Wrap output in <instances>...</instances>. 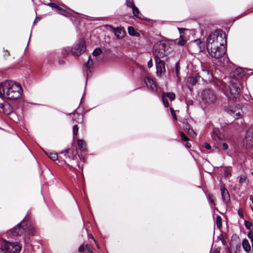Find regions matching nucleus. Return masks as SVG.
<instances>
[{
  "label": "nucleus",
  "mask_w": 253,
  "mask_h": 253,
  "mask_svg": "<svg viewBox=\"0 0 253 253\" xmlns=\"http://www.w3.org/2000/svg\"><path fill=\"white\" fill-rule=\"evenodd\" d=\"M181 139L184 141H188L189 140L188 137H187L185 134L183 132L181 133Z\"/></svg>",
  "instance_id": "obj_41"
},
{
  "label": "nucleus",
  "mask_w": 253,
  "mask_h": 253,
  "mask_svg": "<svg viewBox=\"0 0 253 253\" xmlns=\"http://www.w3.org/2000/svg\"><path fill=\"white\" fill-rule=\"evenodd\" d=\"M169 49V46L167 43L162 42L156 43L153 49L155 59H161V58L167 56L170 52Z\"/></svg>",
  "instance_id": "obj_5"
},
{
  "label": "nucleus",
  "mask_w": 253,
  "mask_h": 253,
  "mask_svg": "<svg viewBox=\"0 0 253 253\" xmlns=\"http://www.w3.org/2000/svg\"><path fill=\"white\" fill-rule=\"evenodd\" d=\"M252 174H253V171L252 172Z\"/></svg>",
  "instance_id": "obj_63"
},
{
  "label": "nucleus",
  "mask_w": 253,
  "mask_h": 253,
  "mask_svg": "<svg viewBox=\"0 0 253 253\" xmlns=\"http://www.w3.org/2000/svg\"><path fill=\"white\" fill-rule=\"evenodd\" d=\"M216 223L217 227L218 228H220L222 226V219L221 217L219 215L216 217Z\"/></svg>",
  "instance_id": "obj_27"
},
{
  "label": "nucleus",
  "mask_w": 253,
  "mask_h": 253,
  "mask_svg": "<svg viewBox=\"0 0 253 253\" xmlns=\"http://www.w3.org/2000/svg\"><path fill=\"white\" fill-rule=\"evenodd\" d=\"M246 109L245 107H242L241 105H237L234 107H230L227 108V112L232 116L236 118L242 117L245 113Z\"/></svg>",
  "instance_id": "obj_7"
},
{
  "label": "nucleus",
  "mask_w": 253,
  "mask_h": 253,
  "mask_svg": "<svg viewBox=\"0 0 253 253\" xmlns=\"http://www.w3.org/2000/svg\"><path fill=\"white\" fill-rule=\"evenodd\" d=\"M5 251L3 247V245L1 244L0 247V253H5Z\"/></svg>",
  "instance_id": "obj_48"
},
{
  "label": "nucleus",
  "mask_w": 253,
  "mask_h": 253,
  "mask_svg": "<svg viewBox=\"0 0 253 253\" xmlns=\"http://www.w3.org/2000/svg\"><path fill=\"white\" fill-rule=\"evenodd\" d=\"M21 85L12 81H6L0 85V97L15 100L19 98L22 94Z\"/></svg>",
  "instance_id": "obj_2"
},
{
  "label": "nucleus",
  "mask_w": 253,
  "mask_h": 253,
  "mask_svg": "<svg viewBox=\"0 0 253 253\" xmlns=\"http://www.w3.org/2000/svg\"><path fill=\"white\" fill-rule=\"evenodd\" d=\"M83 115L78 113H74L73 117V121L74 122L80 123L83 120Z\"/></svg>",
  "instance_id": "obj_18"
},
{
  "label": "nucleus",
  "mask_w": 253,
  "mask_h": 253,
  "mask_svg": "<svg viewBox=\"0 0 253 253\" xmlns=\"http://www.w3.org/2000/svg\"><path fill=\"white\" fill-rule=\"evenodd\" d=\"M13 108L12 106L9 103L5 102V106L3 112L6 115H9L11 114Z\"/></svg>",
  "instance_id": "obj_19"
},
{
  "label": "nucleus",
  "mask_w": 253,
  "mask_h": 253,
  "mask_svg": "<svg viewBox=\"0 0 253 253\" xmlns=\"http://www.w3.org/2000/svg\"><path fill=\"white\" fill-rule=\"evenodd\" d=\"M201 75L203 79L207 82L211 81L212 79V74L207 69H203L201 72Z\"/></svg>",
  "instance_id": "obj_14"
},
{
  "label": "nucleus",
  "mask_w": 253,
  "mask_h": 253,
  "mask_svg": "<svg viewBox=\"0 0 253 253\" xmlns=\"http://www.w3.org/2000/svg\"><path fill=\"white\" fill-rule=\"evenodd\" d=\"M170 111H171V115L173 117V118L175 120H176L177 119V118H176V114L174 111V110L172 108H170Z\"/></svg>",
  "instance_id": "obj_42"
},
{
  "label": "nucleus",
  "mask_w": 253,
  "mask_h": 253,
  "mask_svg": "<svg viewBox=\"0 0 253 253\" xmlns=\"http://www.w3.org/2000/svg\"><path fill=\"white\" fill-rule=\"evenodd\" d=\"M109 30L113 32L119 39L123 38L126 35V31L122 27L114 28L111 26H108Z\"/></svg>",
  "instance_id": "obj_10"
},
{
  "label": "nucleus",
  "mask_w": 253,
  "mask_h": 253,
  "mask_svg": "<svg viewBox=\"0 0 253 253\" xmlns=\"http://www.w3.org/2000/svg\"><path fill=\"white\" fill-rule=\"evenodd\" d=\"M189 127H190V126L188 124H186L184 126V128H185L186 131H187L188 130Z\"/></svg>",
  "instance_id": "obj_53"
},
{
  "label": "nucleus",
  "mask_w": 253,
  "mask_h": 253,
  "mask_svg": "<svg viewBox=\"0 0 253 253\" xmlns=\"http://www.w3.org/2000/svg\"><path fill=\"white\" fill-rule=\"evenodd\" d=\"M68 151H69L68 149H66V150H65V152H67H67H68Z\"/></svg>",
  "instance_id": "obj_61"
},
{
  "label": "nucleus",
  "mask_w": 253,
  "mask_h": 253,
  "mask_svg": "<svg viewBox=\"0 0 253 253\" xmlns=\"http://www.w3.org/2000/svg\"><path fill=\"white\" fill-rule=\"evenodd\" d=\"M34 227L30 222L23 219L13 228L7 232L8 235H11V237L21 236L24 234L29 238V237L34 234Z\"/></svg>",
  "instance_id": "obj_3"
},
{
  "label": "nucleus",
  "mask_w": 253,
  "mask_h": 253,
  "mask_svg": "<svg viewBox=\"0 0 253 253\" xmlns=\"http://www.w3.org/2000/svg\"><path fill=\"white\" fill-rule=\"evenodd\" d=\"M250 240H251V241L252 242V248H253V238H252V239H250Z\"/></svg>",
  "instance_id": "obj_59"
},
{
  "label": "nucleus",
  "mask_w": 253,
  "mask_h": 253,
  "mask_svg": "<svg viewBox=\"0 0 253 253\" xmlns=\"http://www.w3.org/2000/svg\"><path fill=\"white\" fill-rule=\"evenodd\" d=\"M185 43L186 41L182 38V37L181 36L180 40H179V41L177 42V44L178 45L183 46L185 44Z\"/></svg>",
  "instance_id": "obj_38"
},
{
  "label": "nucleus",
  "mask_w": 253,
  "mask_h": 253,
  "mask_svg": "<svg viewBox=\"0 0 253 253\" xmlns=\"http://www.w3.org/2000/svg\"><path fill=\"white\" fill-rule=\"evenodd\" d=\"M48 5L51 6L52 8H55L56 9L58 7V5L53 3H49Z\"/></svg>",
  "instance_id": "obj_44"
},
{
  "label": "nucleus",
  "mask_w": 253,
  "mask_h": 253,
  "mask_svg": "<svg viewBox=\"0 0 253 253\" xmlns=\"http://www.w3.org/2000/svg\"><path fill=\"white\" fill-rule=\"evenodd\" d=\"M84 246L85 251L86 252V253H91L92 250L91 246L88 244H85Z\"/></svg>",
  "instance_id": "obj_34"
},
{
  "label": "nucleus",
  "mask_w": 253,
  "mask_h": 253,
  "mask_svg": "<svg viewBox=\"0 0 253 253\" xmlns=\"http://www.w3.org/2000/svg\"><path fill=\"white\" fill-rule=\"evenodd\" d=\"M164 96V95H162V100H163L164 105L166 107H168L169 105L168 101L167 100V98H166Z\"/></svg>",
  "instance_id": "obj_39"
},
{
  "label": "nucleus",
  "mask_w": 253,
  "mask_h": 253,
  "mask_svg": "<svg viewBox=\"0 0 253 253\" xmlns=\"http://www.w3.org/2000/svg\"><path fill=\"white\" fill-rule=\"evenodd\" d=\"M175 73L177 78V81H179L180 80V66L179 62H177L175 64Z\"/></svg>",
  "instance_id": "obj_22"
},
{
  "label": "nucleus",
  "mask_w": 253,
  "mask_h": 253,
  "mask_svg": "<svg viewBox=\"0 0 253 253\" xmlns=\"http://www.w3.org/2000/svg\"><path fill=\"white\" fill-rule=\"evenodd\" d=\"M239 84L237 80H235V82L232 81L229 86L224 83H222L220 88L228 99L234 101L238 99L240 97V89L238 86Z\"/></svg>",
  "instance_id": "obj_4"
},
{
  "label": "nucleus",
  "mask_w": 253,
  "mask_h": 253,
  "mask_svg": "<svg viewBox=\"0 0 253 253\" xmlns=\"http://www.w3.org/2000/svg\"><path fill=\"white\" fill-rule=\"evenodd\" d=\"M250 200L252 201V203H253V205H251V207L252 210V211H253V197H250Z\"/></svg>",
  "instance_id": "obj_55"
},
{
  "label": "nucleus",
  "mask_w": 253,
  "mask_h": 253,
  "mask_svg": "<svg viewBox=\"0 0 253 253\" xmlns=\"http://www.w3.org/2000/svg\"><path fill=\"white\" fill-rule=\"evenodd\" d=\"M57 10L59 11V12L64 16H67V12L66 10L62 8L61 7L58 6V7L57 8Z\"/></svg>",
  "instance_id": "obj_31"
},
{
  "label": "nucleus",
  "mask_w": 253,
  "mask_h": 253,
  "mask_svg": "<svg viewBox=\"0 0 253 253\" xmlns=\"http://www.w3.org/2000/svg\"><path fill=\"white\" fill-rule=\"evenodd\" d=\"M128 32L130 35L134 36L135 33V31L132 27H128Z\"/></svg>",
  "instance_id": "obj_33"
},
{
  "label": "nucleus",
  "mask_w": 253,
  "mask_h": 253,
  "mask_svg": "<svg viewBox=\"0 0 253 253\" xmlns=\"http://www.w3.org/2000/svg\"><path fill=\"white\" fill-rule=\"evenodd\" d=\"M212 253H219V251H213Z\"/></svg>",
  "instance_id": "obj_60"
},
{
  "label": "nucleus",
  "mask_w": 253,
  "mask_h": 253,
  "mask_svg": "<svg viewBox=\"0 0 253 253\" xmlns=\"http://www.w3.org/2000/svg\"><path fill=\"white\" fill-rule=\"evenodd\" d=\"M126 4L128 7L130 8H132L133 6H134L135 5L133 2L130 0H126Z\"/></svg>",
  "instance_id": "obj_36"
},
{
  "label": "nucleus",
  "mask_w": 253,
  "mask_h": 253,
  "mask_svg": "<svg viewBox=\"0 0 253 253\" xmlns=\"http://www.w3.org/2000/svg\"><path fill=\"white\" fill-rule=\"evenodd\" d=\"M92 65L93 60H92L91 57L89 56L87 62L85 63L84 64V67H85L87 69H89L92 67Z\"/></svg>",
  "instance_id": "obj_21"
},
{
  "label": "nucleus",
  "mask_w": 253,
  "mask_h": 253,
  "mask_svg": "<svg viewBox=\"0 0 253 253\" xmlns=\"http://www.w3.org/2000/svg\"><path fill=\"white\" fill-rule=\"evenodd\" d=\"M226 43L225 35L222 33H211L207 39V48L208 53L215 59L221 57L225 53L224 45Z\"/></svg>",
  "instance_id": "obj_1"
},
{
  "label": "nucleus",
  "mask_w": 253,
  "mask_h": 253,
  "mask_svg": "<svg viewBox=\"0 0 253 253\" xmlns=\"http://www.w3.org/2000/svg\"><path fill=\"white\" fill-rule=\"evenodd\" d=\"M155 60L156 61L157 74V75L161 76L166 71L165 63L164 61L161 59H155Z\"/></svg>",
  "instance_id": "obj_11"
},
{
  "label": "nucleus",
  "mask_w": 253,
  "mask_h": 253,
  "mask_svg": "<svg viewBox=\"0 0 253 253\" xmlns=\"http://www.w3.org/2000/svg\"><path fill=\"white\" fill-rule=\"evenodd\" d=\"M222 148L223 150H227L228 149V145L226 143H223L222 145Z\"/></svg>",
  "instance_id": "obj_43"
},
{
  "label": "nucleus",
  "mask_w": 253,
  "mask_h": 253,
  "mask_svg": "<svg viewBox=\"0 0 253 253\" xmlns=\"http://www.w3.org/2000/svg\"><path fill=\"white\" fill-rule=\"evenodd\" d=\"M147 66L148 68H151L153 66L152 59H151L148 62Z\"/></svg>",
  "instance_id": "obj_47"
},
{
  "label": "nucleus",
  "mask_w": 253,
  "mask_h": 253,
  "mask_svg": "<svg viewBox=\"0 0 253 253\" xmlns=\"http://www.w3.org/2000/svg\"><path fill=\"white\" fill-rule=\"evenodd\" d=\"M244 143L248 147H253V137L250 136H246L244 140Z\"/></svg>",
  "instance_id": "obj_17"
},
{
  "label": "nucleus",
  "mask_w": 253,
  "mask_h": 253,
  "mask_svg": "<svg viewBox=\"0 0 253 253\" xmlns=\"http://www.w3.org/2000/svg\"><path fill=\"white\" fill-rule=\"evenodd\" d=\"M5 106V103H0V108L2 110V112L3 111V110L4 109Z\"/></svg>",
  "instance_id": "obj_50"
},
{
  "label": "nucleus",
  "mask_w": 253,
  "mask_h": 253,
  "mask_svg": "<svg viewBox=\"0 0 253 253\" xmlns=\"http://www.w3.org/2000/svg\"><path fill=\"white\" fill-rule=\"evenodd\" d=\"M89 237L90 238H91V239H93L94 241L95 242V240L94 239L93 237V236H92V234H90L89 235Z\"/></svg>",
  "instance_id": "obj_58"
},
{
  "label": "nucleus",
  "mask_w": 253,
  "mask_h": 253,
  "mask_svg": "<svg viewBox=\"0 0 253 253\" xmlns=\"http://www.w3.org/2000/svg\"><path fill=\"white\" fill-rule=\"evenodd\" d=\"M242 247L244 251L247 253H249L251 250V246L249 241L245 239L242 241Z\"/></svg>",
  "instance_id": "obj_16"
},
{
  "label": "nucleus",
  "mask_w": 253,
  "mask_h": 253,
  "mask_svg": "<svg viewBox=\"0 0 253 253\" xmlns=\"http://www.w3.org/2000/svg\"><path fill=\"white\" fill-rule=\"evenodd\" d=\"M102 53V50L100 48H96L92 52V55L94 56H97Z\"/></svg>",
  "instance_id": "obj_29"
},
{
  "label": "nucleus",
  "mask_w": 253,
  "mask_h": 253,
  "mask_svg": "<svg viewBox=\"0 0 253 253\" xmlns=\"http://www.w3.org/2000/svg\"><path fill=\"white\" fill-rule=\"evenodd\" d=\"M84 251H85V246L84 245H82L79 248V251L83 252Z\"/></svg>",
  "instance_id": "obj_45"
},
{
  "label": "nucleus",
  "mask_w": 253,
  "mask_h": 253,
  "mask_svg": "<svg viewBox=\"0 0 253 253\" xmlns=\"http://www.w3.org/2000/svg\"><path fill=\"white\" fill-rule=\"evenodd\" d=\"M144 82L147 86L151 90L154 91H157L156 85L153 80L148 77L145 78Z\"/></svg>",
  "instance_id": "obj_13"
},
{
  "label": "nucleus",
  "mask_w": 253,
  "mask_h": 253,
  "mask_svg": "<svg viewBox=\"0 0 253 253\" xmlns=\"http://www.w3.org/2000/svg\"><path fill=\"white\" fill-rule=\"evenodd\" d=\"M208 199H209V202L211 203L213 205H215L214 202L213 196L212 195L209 194V195H208Z\"/></svg>",
  "instance_id": "obj_40"
},
{
  "label": "nucleus",
  "mask_w": 253,
  "mask_h": 253,
  "mask_svg": "<svg viewBox=\"0 0 253 253\" xmlns=\"http://www.w3.org/2000/svg\"><path fill=\"white\" fill-rule=\"evenodd\" d=\"M211 137L212 139L215 141H221L226 140L224 135L222 134L219 129L217 128H214L213 129L212 133L211 134Z\"/></svg>",
  "instance_id": "obj_12"
},
{
  "label": "nucleus",
  "mask_w": 253,
  "mask_h": 253,
  "mask_svg": "<svg viewBox=\"0 0 253 253\" xmlns=\"http://www.w3.org/2000/svg\"><path fill=\"white\" fill-rule=\"evenodd\" d=\"M224 171V175L225 177H227L231 175V168H225Z\"/></svg>",
  "instance_id": "obj_26"
},
{
  "label": "nucleus",
  "mask_w": 253,
  "mask_h": 253,
  "mask_svg": "<svg viewBox=\"0 0 253 253\" xmlns=\"http://www.w3.org/2000/svg\"><path fill=\"white\" fill-rule=\"evenodd\" d=\"M245 226L248 229H251L252 227L253 226V224L248 221H245Z\"/></svg>",
  "instance_id": "obj_35"
},
{
  "label": "nucleus",
  "mask_w": 253,
  "mask_h": 253,
  "mask_svg": "<svg viewBox=\"0 0 253 253\" xmlns=\"http://www.w3.org/2000/svg\"><path fill=\"white\" fill-rule=\"evenodd\" d=\"M162 95H164L166 98H169L171 101L174 100L175 97V94L173 92H163Z\"/></svg>",
  "instance_id": "obj_20"
},
{
  "label": "nucleus",
  "mask_w": 253,
  "mask_h": 253,
  "mask_svg": "<svg viewBox=\"0 0 253 253\" xmlns=\"http://www.w3.org/2000/svg\"><path fill=\"white\" fill-rule=\"evenodd\" d=\"M1 244L3 245L5 252L10 253H18L21 250V246L17 242H9L3 241Z\"/></svg>",
  "instance_id": "obj_6"
},
{
  "label": "nucleus",
  "mask_w": 253,
  "mask_h": 253,
  "mask_svg": "<svg viewBox=\"0 0 253 253\" xmlns=\"http://www.w3.org/2000/svg\"><path fill=\"white\" fill-rule=\"evenodd\" d=\"M78 130H79V127L78 126V125H75L73 126V134H74V136L75 135H77V133H78Z\"/></svg>",
  "instance_id": "obj_37"
},
{
  "label": "nucleus",
  "mask_w": 253,
  "mask_h": 253,
  "mask_svg": "<svg viewBox=\"0 0 253 253\" xmlns=\"http://www.w3.org/2000/svg\"><path fill=\"white\" fill-rule=\"evenodd\" d=\"M78 145L79 148L81 151H84L85 150V144L83 140L79 139L78 140Z\"/></svg>",
  "instance_id": "obj_23"
},
{
  "label": "nucleus",
  "mask_w": 253,
  "mask_h": 253,
  "mask_svg": "<svg viewBox=\"0 0 253 253\" xmlns=\"http://www.w3.org/2000/svg\"><path fill=\"white\" fill-rule=\"evenodd\" d=\"M46 155L53 161H55L58 159V156L56 153H46Z\"/></svg>",
  "instance_id": "obj_24"
},
{
  "label": "nucleus",
  "mask_w": 253,
  "mask_h": 253,
  "mask_svg": "<svg viewBox=\"0 0 253 253\" xmlns=\"http://www.w3.org/2000/svg\"><path fill=\"white\" fill-rule=\"evenodd\" d=\"M248 237L250 238V239H252V238H253V232L250 231L248 233Z\"/></svg>",
  "instance_id": "obj_49"
},
{
  "label": "nucleus",
  "mask_w": 253,
  "mask_h": 253,
  "mask_svg": "<svg viewBox=\"0 0 253 253\" xmlns=\"http://www.w3.org/2000/svg\"><path fill=\"white\" fill-rule=\"evenodd\" d=\"M204 147L208 150H210L211 148L210 145L208 143H205L204 144Z\"/></svg>",
  "instance_id": "obj_46"
},
{
  "label": "nucleus",
  "mask_w": 253,
  "mask_h": 253,
  "mask_svg": "<svg viewBox=\"0 0 253 253\" xmlns=\"http://www.w3.org/2000/svg\"><path fill=\"white\" fill-rule=\"evenodd\" d=\"M247 180V176L245 174H242L239 177V182L240 183L242 184L246 181Z\"/></svg>",
  "instance_id": "obj_32"
},
{
  "label": "nucleus",
  "mask_w": 253,
  "mask_h": 253,
  "mask_svg": "<svg viewBox=\"0 0 253 253\" xmlns=\"http://www.w3.org/2000/svg\"><path fill=\"white\" fill-rule=\"evenodd\" d=\"M202 100L206 103H213L216 99L214 92L210 89L204 90L201 94Z\"/></svg>",
  "instance_id": "obj_8"
},
{
  "label": "nucleus",
  "mask_w": 253,
  "mask_h": 253,
  "mask_svg": "<svg viewBox=\"0 0 253 253\" xmlns=\"http://www.w3.org/2000/svg\"><path fill=\"white\" fill-rule=\"evenodd\" d=\"M86 49L85 43L84 41H80L75 44L72 48L71 51L74 55L79 56L84 53Z\"/></svg>",
  "instance_id": "obj_9"
},
{
  "label": "nucleus",
  "mask_w": 253,
  "mask_h": 253,
  "mask_svg": "<svg viewBox=\"0 0 253 253\" xmlns=\"http://www.w3.org/2000/svg\"><path fill=\"white\" fill-rule=\"evenodd\" d=\"M58 63L59 65H63L64 64V61H63V60H59L58 61Z\"/></svg>",
  "instance_id": "obj_56"
},
{
  "label": "nucleus",
  "mask_w": 253,
  "mask_h": 253,
  "mask_svg": "<svg viewBox=\"0 0 253 253\" xmlns=\"http://www.w3.org/2000/svg\"><path fill=\"white\" fill-rule=\"evenodd\" d=\"M187 132L189 136L193 137L196 136V134L195 132V131L193 130V129L191 128L190 127H189Z\"/></svg>",
  "instance_id": "obj_30"
},
{
  "label": "nucleus",
  "mask_w": 253,
  "mask_h": 253,
  "mask_svg": "<svg viewBox=\"0 0 253 253\" xmlns=\"http://www.w3.org/2000/svg\"><path fill=\"white\" fill-rule=\"evenodd\" d=\"M79 168L82 169V170H83V168H82V167L80 168V166H79Z\"/></svg>",
  "instance_id": "obj_62"
},
{
  "label": "nucleus",
  "mask_w": 253,
  "mask_h": 253,
  "mask_svg": "<svg viewBox=\"0 0 253 253\" xmlns=\"http://www.w3.org/2000/svg\"><path fill=\"white\" fill-rule=\"evenodd\" d=\"M222 200L224 203H228L229 201V195L226 189L223 186L220 187Z\"/></svg>",
  "instance_id": "obj_15"
},
{
  "label": "nucleus",
  "mask_w": 253,
  "mask_h": 253,
  "mask_svg": "<svg viewBox=\"0 0 253 253\" xmlns=\"http://www.w3.org/2000/svg\"><path fill=\"white\" fill-rule=\"evenodd\" d=\"M185 146H186V148H191V144H190V143L187 142V143L186 144Z\"/></svg>",
  "instance_id": "obj_54"
},
{
  "label": "nucleus",
  "mask_w": 253,
  "mask_h": 253,
  "mask_svg": "<svg viewBox=\"0 0 253 253\" xmlns=\"http://www.w3.org/2000/svg\"><path fill=\"white\" fill-rule=\"evenodd\" d=\"M199 44H200V50H202V49L204 48V44L201 42L200 41H199Z\"/></svg>",
  "instance_id": "obj_52"
},
{
  "label": "nucleus",
  "mask_w": 253,
  "mask_h": 253,
  "mask_svg": "<svg viewBox=\"0 0 253 253\" xmlns=\"http://www.w3.org/2000/svg\"><path fill=\"white\" fill-rule=\"evenodd\" d=\"M178 30H179V32L180 34H181L182 33V31L184 30L183 29H181L180 28H178Z\"/></svg>",
  "instance_id": "obj_57"
},
{
  "label": "nucleus",
  "mask_w": 253,
  "mask_h": 253,
  "mask_svg": "<svg viewBox=\"0 0 253 253\" xmlns=\"http://www.w3.org/2000/svg\"><path fill=\"white\" fill-rule=\"evenodd\" d=\"M131 8H132L134 15L137 17H139V11L138 8L134 5V6H133Z\"/></svg>",
  "instance_id": "obj_28"
},
{
  "label": "nucleus",
  "mask_w": 253,
  "mask_h": 253,
  "mask_svg": "<svg viewBox=\"0 0 253 253\" xmlns=\"http://www.w3.org/2000/svg\"><path fill=\"white\" fill-rule=\"evenodd\" d=\"M238 214L241 217H243V212L242 211H241L240 210H239L238 211Z\"/></svg>",
  "instance_id": "obj_51"
},
{
  "label": "nucleus",
  "mask_w": 253,
  "mask_h": 253,
  "mask_svg": "<svg viewBox=\"0 0 253 253\" xmlns=\"http://www.w3.org/2000/svg\"><path fill=\"white\" fill-rule=\"evenodd\" d=\"M71 50V49H70L69 47L63 48L61 51L62 56H66L67 55H68Z\"/></svg>",
  "instance_id": "obj_25"
}]
</instances>
